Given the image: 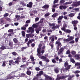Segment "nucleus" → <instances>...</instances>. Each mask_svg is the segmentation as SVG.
<instances>
[{"mask_svg": "<svg viewBox=\"0 0 80 80\" xmlns=\"http://www.w3.org/2000/svg\"><path fill=\"white\" fill-rule=\"evenodd\" d=\"M52 62L53 63H56V61L54 59H52Z\"/></svg>", "mask_w": 80, "mask_h": 80, "instance_id": "obj_56", "label": "nucleus"}, {"mask_svg": "<svg viewBox=\"0 0 80 80\" xmlns=\"http://www.w3.org/2000/svg\"><path fill=\"white\" fill-rule=\"evenodd\" d=\"M40 54H41V53H42V55L43 54V53L44 52H45V50L44 49H42L41 51V50H40Z\"/></svg>", "mask_w": 80, "mask_h": 80, "instance_id": "obj_45", "label": "nucleus"}, {"mask_svg": "<svg viewBox=\"0 0 80 80\" xmlns=\"http://www.w3.org/2000/svg\"><path fill=\"white\" fill-rule=\"evenodd\" d=\"M71 53L72 55H75V54H76V52L74 51H72L71 52Z\"/></svg>", "mask_w": 80, "mask_h": 80, "instance_id": "obj_43", "label": "nucleus"}, {"mask_svg": "<svg viewBox=\"0 0 80 80\" xmlns=\"http://www.w3.org/2000/svg\"><path fill=\"white\" fill-rule=\"evenodd\" d=\"M15 78V75L13 76H8L6 78V80H10L12 79V80H13Z\"/></svg>", "mask_w": 80, "mask_h": 80, "instance_id": "obj_9", "label": "nucleus"}, {"mask_svg": "<svg viewBox=\"0 0 80 80\" xmlns=\"http://www.w3.org/2000/svg\"><path fill=\"white\" fill-rule=\"evenodd\" d=\"M35 70L36 71H39L40 70V68L38 67H36L35 68Z\"/></svg>", "mask_w": 80, "mask_h": 80, "instance_id": "obj_39", "label": "nucleus"}, {"mask_svg": "<svg viewBox=\"0 0 80 80\" xmlns=\"http://www.w3.org/2000/svg\"><path fill=\"white\" fill-rule=\"evenodd\" d=\"M63 16L62 15L59 16V18H58V20H62V19H63Z\"/></svg>", "mask_w": 80, "mask_h": 80, "instance_id": "obj_30", "label": "nucleus"}, {"mask_svg": "<svg viewBox=\"0 0 80 80\" xmlns=\"http://www.w3.org/2000/svg\"><path fill=\"white\" fill-rule=\"evenodd\" d=\"M45 77L46 80H48H48H54V78H52L50 76L49 77L47 75Z\"/></svg>", "mask_w": 80, "mask_h": 80, "instance_id": "obj_10", "label": "nucleus"}, {"mask_svg": "<svg viewBox=\"0 0 80 80\" xmlns=\"http://www.w3.org/2000/svg\"><path fill=\"white\" fill-rule=\"evenodd\" d=\"M37 56H38L39 58H40L41 59H42V60H45L47 59V57H46L45 56H42L43 55V54H39L37 53Z\"/></svg>", "mask_w": 80, "mask_h": 80, "instance_id": "obj_3", "label": "nucleus"}, {"mask_svg": "<svg viewBox=\"0 0 80 80\" xmlns=\"http://www.w3.org/2000/svg\"><path fill=\"white\" fill-rule=\"evenodd\" d=\"M13 60H10L9 61V63H8L9 65H10V66H12V64L13 63Z\"/></svg>", "mask_w": 80, "mask_h": 80, "instance_id": "obj_24", "label": "nucleus"}, {"mask_svg": "<svg viewBox=\"0 0 80 80\" xmlns=\"http://www.w3.org/2000/svg\"><path fill=\"white\" fill-rule=\"evenodd\" d=\"M49 7V5L46 4L44 6L42 7L43 8H48Z\"/></svg>", "mask_w": 80, "mask_h": 80, "instance_id": "obj_25", "label": "nucleus"}, {"mask_svg": "<svg viewBox=\"0 0 80 80\" xmlns=\"http://www.w3.org/2000/svg\"><path fill=\"white\" fill-rule=\"evenodd\" d=\"M9 45L10 47V48L11 49L13 48V42H12V41H9Z\"/></svg>", "mask_w": 80, "mask_h": 80, "instance_id": "obj_6", "label": "nucleus"}, {"mask_svg": "<svg viewBox=\"0 0 80 80\" xmlns=\"http://www.w3.org/2000/svg\"><path fill=\"white\" fill-rule=\"evenodd\" d=\"M0 48L2 50H5V49H6V47L5 46H2Z\"/></svg>", "mask_w": 80, "mask_h": 80, "instance_id": "obj_28", "label": "nucleus"}, {"mask_svg": "<svg viewBox=\"0 0 80 80\" xmlns=\"http://www.w3.org/2000/svg\"><path fill=\"white\" fill-rule=\"evenodd\" d=\"M43 74V72L42 71H39V73L37 74L36 75L37 77H40L41 75Z\"/></svg>", "mask_w": 80, "mask_h": 80, "instance_id": "obj_12", "label": "nucleus"}, {"mask_svg": "<svg viewBox=\"0 0 80 80\" xmlns=\"http://www.w3.org/2000/svg\"><path fill=\"white\" fill-rule=\"evenodd\" d=\"M74 73H80V71L78 70H76L75 72H74Z\"/></svg>", "mask_w": 80, "mask_h": 80, "instance_id": "obj_52", "label": "nucleus"}, {"mask_svg": "<svg viewBox=\"0 0 80 80\" xmlns=\"http://www.w3.org/2000/svg\"><path fill=\"white\" fill-rule=\"evenodd\" d=\"M75 15V13H71L69 14L68 16H69V17H73Z\"/></svg>", "mask_w": 80, "mask_h": 80, "instance_id": "obj_22", "label": "nucleus"}, {"mask_svg": "<svg viewBox=\"0 0 80 80\" xmlns=\"http://www.w3.org/2000/svg\"><path fill=\"white\" fill-rule=\"evenodd\" d=\"M26 66L25 65V64H23L22 65H21L20 66V67H21V68H25Z\"/></svg>", "mask_w": 80, "mask_h": 80, "instance_id": "obj_54", "label": "nucleus"}, {"mask_svg": "<svg viewBox=\"0 0 80 80\" xmlns=\"http://www.w3.org/2000/svg\"><path fill=\"white\" fill-rule=\"evenodd\" d=\"M72 1L70 2H66L64 4V5H70L71 3H72Z\"/></svg>", "mask_w": 80, "mask_h": 80, "instance_id": "obj_33", "label": "nucleus"}, {"mask_svg": "<svg viewBox=\"0 0 80 80\" xmlns=\"http://www.w3.org/2000/svg\"><path fill=\"white\" fill-rule=\"evenodd\" d=\"M71 62H72V63H75V61L74 60V59L73 58H71Z\"/></svg>", "mask_w": 80, "mask_h": 80, "instance_id": "obj_41", "label": "nucleus"}, {"mask_svg": "<svg viewBox=\"0 0 80 80\" xmlns=\"http://www.w3.org/2000/svg\"><path fill=\"white\" fill-rule=\"evenodd\" d=\"M12 54L14 56H16V55H18V54L17 53L15 52H12Z\"/></svg>", "mask_w": 80, "mask_h": 80, "instance_id": "obj_36", "label": "nucleus"}, {"mask_svg": "<svg viewBox=\"0 0 80 80\" xmlns=\"http://www.w3.org/2000/svg\"><path fill=\"white\" fill-rule=\"evenodd\" d=\"M8 32H13V29H10L8 31Z\"/></svg>", "mask_w": 80, "mask_h": 80, "instance_id": "obj_60", "label": "nucleus"}, {"mask_svg": "<svg viewBox=\"0 0 80 80\" xmlns=\"http://www.w3.org/2000/svg\"><path fill=\"white\" fill-rule=\"evenodd\" d=\"M27 70V71L26 72V74L27 75H31V71L29 70L28 69Z\"/></svg>", "mask_w": 80, "mask_h": 80, "instance_id": "obj_21", "label": "nucleus"}, {"mask_svg": "<svg viewBox=\"0 0 80 80\" xmlns=\"http://www.w3.org/2000/svg\"><path fill=\"white\" fill-rule=\"evenodd\" d=\"M41 29L40 28H36L35 29V31L37 33H38L40 31H41Z\"/></svg>", "mask_w": 80, "mask_h": 80, "instance_id": "obj_17", "label": "nucleus"}, {"mask_svg": "<svg viewBox=\"0 0 80 80\" xmlns=\"http://www.w3.org/2000/svg\"><path fill=\"white\" fill-rule=\"evenodd\" d=\"M80 5V2L79 1L78 2H74L73 4L72 5V7H77L78 5Z\"/></svg>", "mask_w": 80, "mask_h": 80, "instance_id": "obj_5", "label": "nucleus"}, {"mask_svg": "<svg viewBox=\"0 0 80 80\" xmlns=\"http://www.w3.org/2000/svg\"><path fill=\"white\" fill-rule=\"evenodd\" d=\"M43 18H42L40 20L39 22L40 23H43Z\"/></svg>", "mask_w": 80, "mask_h": 80, "instance_id": "obj_59", "label": "nucleus"}, {"mask_svg": "<svg viewBox=\"0 0 80 80\" xmlns=\"http://www.w3.org/2000/svg\"><path fill=\"white\" fill-rule=\"evenodd\" d=\"M54 71L56 73H57L59 72V69L58 67L54 69Z\"/></svg>", "mask_w": 80, "mask_h": 80, "instance_id": "obj_16", "label": "nucleus"}, {"mask_svg": "<svg viewBox=\"0 0 80 80\" xmlns=\"http://www.w3.org/2000/svg\"><path fill=\"white\" fill-rule=\"evenodd\" d=\"M74 43H75V41H74V40H72L69 42V43L70 44Z\"/></svg>", "mask_w": 80, "mask_h": 80, "instance_id": "obj_61", "label": "nucleus"}, {"mask_svg": "<svg viewBox=\"0 0 80 80\" xmlns=\"http://www.w3.org/2000/svg\"><path fill=\"white\" fill-rule=\"evenodd\" d=\"M70 66L69 65H68L67 67L66 68V69L67 70H69V69H70Z\"/></svg>", "mask_w": 80, "mask_h": 80, "instance_id": "obj_48", "label": "nucleus"}, {"mask_svg": "<svg viewBox=\"0 0 80 80\" xmlns=\"http://www.w3.org/2000/svg\"><path fill=\"white\" fill-rule=\"evenodd\" d=\"M60 46H58L57 47V51H58V55H60L63 54V52L64 50V48H61L59 50V49L60 48Z\"/></svg>", "mask_w": 80, "mask_h": 80, "instance_id": "obj_1", "label": "nucleus"}, {"mask_svg": "<svg viewBox=\"0 0 80 80\" xmlns=\"http://www.w3.org/2000/svg\"><path fill=\"white\" fill-rule=\"evenodd\" d=\"M26 36L27 38H30V34H26Z\"/></svg>", "mask_w": 80, "mask_h": 80, "instance_id": "obj_50", "label": "nucleus"}, {"mask_svg": "<svg viewBox=\"0 0 80 80\" xmlns=\"http://www.w3.org/2000/svg\"><path fill=\"white\" fill-rule=\"evenodd\" d=\"M32 5H33V3L32 2H30L27 5V7L29 8H31L32 7Z\"/></svg>", "mask_w": 80, "mask_h": 80, "instance_id": "obj_15", "label": "nucleus"}, {"mask_svg": "<svg viewBox=\"0 0 80 80\" xmlns=\"http://www.w3.org/2000/svg\"><path fill=\"white\" fill-rule=\"evenodd\" d=\"M30 58L31 60H32V62H33L34 61V58L33 57V56H32V55L30 56Z\"/></svg>", "mask_w": 80, "mask_h": 80, "instance_id": "obj_34", "label": "nucleus"}, {"mask_svg": "<svg viewBox=\"0 0 80 80\" xmlns=\"http://www.w3.org/2000/svg\"><path fill=\"white\" fill-rule=\"evenodd\" d=\"M52 26H53L52 27V29H55V28L57 29L59 28V26L56 25L55 26V24L52 23Z\"/></svg>", "mask_w": 80, "mask_h": 80, "instance_id": "obj_8", "label": "nucleus"}, {"mask_svg": "<svg viewBox=\"0 0 80 80\" xmlns=\"http://www.w3.org/2000/svg\"><path fill=\"white\" fill-rule=\"evenodd\" d=\"M63 41L64 42H67L69 41V39L67 38V39H63Z\"/></svg>", "mask_w": 80, "mask_h": 80, "instance_id": "obj_44", "label": "nucleus"}, {"mask_svg": "<svg viewBox=\"0 0 80 80\" xmlns=\"http://www.w3.org/2000/svg\"><path fill=\"white\" fill-rule=\"evenodd\" d=\"M58 25L59 26H62V21L60 20H58Z\"/></svg>", "mask_w": 80, "mask_h": 80, "instance_id": "obj_23", "label": "nucleus"}, {"mask_svg": "<svg viewBox=\"0 0 80 80\" xmlns=\"http://www.w3.org/2000/svg\"><path fill=\"white\" fill-rule=\"evenodd\" d=\"M35 44L34 43H32L31 44V46L32 48H33V47H34L35 46Z\"/></svg>", "mask_w": 80, "mask_h": 80, "instance_id": "obj_62", "label": "nucleus"}, {"mask_svg": "<svg viewBox=\"0 0 80 80\" xmlns=\"http://www.w3.org/2000/svg\"><path fill=\"white\" fill-rule=\"evenodd\" d=\"M21 33L22 37H25V32L24 31H22Z\"/></svg>", "mask_w": 80, "mask_h": 80, "instance_id": "obj_35", "label": "nucleus"}, {"mask_svg": "<svg viewBox=\"0 0 80 80\" xmlns=\"http://www.w3.org/2000/svg\"><path fill=\"white\" fill-rule=\"evenodd\" d=\"M32 27L33 28H37V27H38V25H37L36 24H34L32 25Z\"/></svg>", "mask_w": 80, "mask_h": 80, "instance_id": "obj_31", "label": "nucleus"}, {"mask_svg": "<svg viewBox=\"0 0 80 80\" xmlns=\"http://www.w3.org/2000/svg\"><path fill=\"white\" fill-rule=\"evenodd\" d=\"M2 67H5L6 66V64H5V62L4 61L3 62L2 64Z\"/></svg>", "mask_w": 80, "mask_h": 80, "instance_id": "obj_55", "label": "nucleus"}, {"mask_svg": "<svg viewBox=\"0 0 80 80\" xmlns=\"http://www.w3.org/2000/svg\"><path fill=\"white\" fill-rule=\"evenodd\" d=\"M26 23H30V19H29L26 22Z\"/></svg>", "mask_w": 80, "mask_h": 80, "instance_id": "obj_53", "label": "nucleus"}, {"mask_svg": "<svg viewBox=\"0 0 80 80\" xmlns=\"http://www.w3.org/2000/svg\"><path fill=\"white\" fill-rule=\"evenodd\" d=\"M71 50L70 49H69L66 52L65 54L66 55H68V54H70Z\"/></svg>", "mask_w": 80, "mask_h": 80, "instance_id": "obj_29", "label": "nucleus"}, {"mask_svg": "<svg viewBox=\"0 0 80 80\" xmlns=\"http://www.w3.org/2000/svg\"><path fill=\"white\" fill-rule=\"evenodd\" d=\"M55 43L56 44H58V47H60V46H61V45H62V44L60 42H57V41H56Z\"/></svg>", "mask_w": 80, "mask_h": 80, "instance_id": "obj_27", "label": "nucleus"}, {"mask_svg": "<svg viewBox=\"0 0 80 80\" xmlns=\"http://www.w3.org/2000/svg\"><path fill=\"white\" fill-rule=\"evenodd\" d=\"M61 77V80H62L63 79H65V78H67V77L65 76H62L60 77Z\"/></svg>", "mask_w": 80, "mask_h": 80, "instance_id": "obj_46", "label": "nucleus"}, {"mask_svg": "<svg viewBox=\"0 0 80 80\" xmlns=\"http://www.w3.org/2000/svg\"><path fill=\"white\" fill-rule=\"evenodd\" d=\"M68 63L67 62H65L64 63V67H66V66H68Z\"/></svg>", "mask_w": 80, "mask_h": 80, "instance_id": "obj_64", "label": "nucleus"}, {"mask_svg": "<svg viewBox=\"0 0 80 80\" xmlns=\"http://www.w3.org/2000/svg\"><path fill=\"white\" fill-rule=\"evenodd\" d=\"M42 46V44L40 43L38 45V48L37 49V52L38 54H40V50H41V48Z\"/></svg>", "mask_w": 80, "mask_h": 80, "instance_id": "obj_4", "label": "nucleus"}, {"mask_svg": "<svg viewBox=\"0 0 80 80\" xmlns=\"http://www.w3.org/2000/svg\"><path fill=\"white\" fill-rule=\"evenodd\" d=\"M34 41V39H31L30 40H29L28 43H27V45L28 47H30V43H32V42H33Z\"/></svg>", "mask_w": 80, "mask_h": 80, "instance_id": "obj_7", "label": "nucleus"}, {"mask_svg": "<svg viewBox=\"0 0 80 80\" xmlns=\"http://www.w3.org/2000/svg\"><path fill=\"white\" fill-rule=\"evenodd\" d=\"M68 80H72V78L71 76H68Z\"/></svg>", "mask_w": 80, "mask_h": 80, "instance_id": "obj_47", "label": "nucleus"}, {"mask_svg": "<svg viewBox=\"0 0 80 80\" xmlns=\"http://www.w3.org/2000/svg\"><path fill=\"white\" fill-rule=\"evenodd\" d=\"M27 48V47H23L22 48H21V51L22 52H23V51H24V50H25V49H26V48Z\"/></svg>", "mask_w": 80, "mask_h": 80, "instance_id": "obj_37", "label": "nucleus"}, {"mask_svg": "<svg viewBox=\"0 0 80 80\" xmlns=\"http://www.w3.org/2000/svg\"><path fill=\"white\" fill-rule=\"evenodd\" d=\"M21 75H22V76H23V77H26V75H25V73H21Z\"/></svg>", "mask_w": 80, "mask_h": 80, "instance_id": "obj_58", "label": "nucleus"}, {"mask_svg": "<svg viewBox=\"0 0 80 80\" xmlns=\"http://www.w3.org/2000/svg\"><path fill=\"white\" fill-rule=\"evenodd\" d=\"M50 46H51V49H53V43L52 42H50L49 43Z\"/></svg>", "mask_w": 80, "mask_h": 80, "instance_id": "obj_32", "label": "nucleus"}, {"mask_svg": "<svg viewBox=\"0 0 80 80\" xmlns=\"http://www.w3.org/2000/svg\"><path fill=\"white\" fill-rule=\"evenodd\" d=\"M66 27H67V24H64L63 27L61 28V30L62 31L65 30L66 29Z\"/></svg>", "mask_w": 80, "mask_h": 80, "instance_id": "obj_14", "label": "nucleus"}, {"mask_svg": "<svg viewBox=\"0 0 80 80\" xmlns=\"http://www.w3.org/2000/svg\"><path fill=\"white\" fill-rule=\"evenodd\" d=\"M32 80H38V78L36 77L34 78Z\"/></svg>", "mask_w": 80, "mask_h": 80, "instance_id": "obj_63", "label": "nucleus"}, {"mask_svg": "<svg viewBox=\"0 0 80 80\" xmlns=\"http://www.w3.org/2000/svg\"><path fill=\"white\" fill-rule=\"evenodd\" d=\"M75 66H79L80 65V63L78 62H76L75 64Z\"/></svg>", "mask_w": 80, "mask_h": 80, "instance_id": "obj_40", "label": "nucleus"}, {"mask_svg": "<svg viewBox=\"0 0 80 80\" xmlns=\"http://www.w3.org/2000/svg\"><path fill=\"white\" fill-rule=\"evenodd\" d=\"M20 4L22 5L23 6H26V4L24 3V2H20Z\"/></svg>", "mask_w": 80, "mask_h": 80, "instance_id": "obj_49", "label": "nucleus"}, {"mask_svg": "<svg viewBox=\"0 0 80 80\" xmlns=\"http://www.w3.org/2000/svg\"><path fill=\"white\" fill-rule=\"evenodd\" d=\"M28 29L29 30V32H30L31 33L34 32V29L32 27H29L28 28Z\"/></svg>", "mask_w": 80, "mask_h": 80, "instance_id": "obj_13", "label": "nucleus"}, {"mask_svg": "<svg viewBox=\"0 0 80 80\" xmlns=\"http://www.w3.org/2000/svg\"><path fill=\"white\" fill-rule=\"evenodd\" d=\"M15 60H16L14 62V63L15 64H17L18 65L19 63L20 62V60H21V57H18L17 58H15L14 59Z\"/></svg>", "mask_w": 80, "mask_h": 80, "instance_id": "obj_2", "label": "nucleus"}, {"mask_svg": "<svg viewBox=\"0 0 80 80\" xmlns=\"http://www.w3.org/2000/svg\"><path fill=\"white\" fill-rule=\"evenodd\" d=\"M9 15V14H8V13H5L4 15H3V17H8V15Z\"/></svg>", "mask_w": 80, "mask_h": 80, "instance_id": "obj_57", "label": "nucleus"}, {"mask_svg": "<svg viewBox=\"0 0 80 80\" xmlns=\"http://www.w3.org/2000/svg\"><path fill=\"white\" fill-rule=\"evenodd\" d=\"M57 16H58V14L57 13H54L52 15V17L55 18V17H56Z\"/></svg>", "mask_w": 80, "mask_h": 80, "instance_id": "obj_26", "label": "nucleus"}, {"mask_svg": "<svg viewBox=\"0 0 80 80\" xmlns=\"http://www.w3.org/2000/svg\"><path fill=\"white\" fill-rule=\"evenodd\" d=\"M13 41L15 43H18V40L17 38H14L13 39Z\"/></svg>", "mask_w": 80, "mask_h": 80, "instance_id": "obj_20", "label": "nucleus"}, {"mask_svg": "<svg viewBox=\"0 0 80 80\" xmlns=\"http://www.w3.org/2000/svg\"><path fill=\"white\" fill-rule=\"evenodd\" d=\"M78 23V21L77 20H74L72 21L71 22V23L72 24H73V26L74 25H76L77 26V24Z\"/></svg>", "mask_w": 80, "mask_h": 80, "instance_id": "obj_11", "label": "nucleus"}, {"mask_svg": "<svg viewBox=\"0 0 80 80\" xmlns=\"http://www.w3.org/2000/svg\"><path fill=\"white\" fill-rule=\"evenodd\" d=\"M63 31H64L65 33H70L72 31L69 29H65L64 30H63Z\"/></svg>", "mask_w": 80, "mask_h": 80, "instance_id": "obj_18", "label": "nucleus"}, {"mask_svg": "<svg viewBox=\"0 0 80 80\" xmlns=\"http://www.w3.org/2000/svg\"><path fill=\"white\" fill-rule=\"evenodd\" d=\"M54 38H55V36H52L51 37V41L52 42H54Z\"/></svg>", "mask_w": 80, "mask_h": 80, "instance_id": "obj_51", "label": "nucleus"}, {"mask_svg": "<svg viewBox=\"0 0 80 80\" xmlns=\"http://www.w3.org/2000/svg\"><path fill=\"white\" fill-rule=\"evenodd\" d=\"M67 8V6H61L59 8L61 9V10H62V9H65V8Z\"/></svg>", "mask_w": 80, "mask_h": 80, "instance_id": "obj_19", "label": "nucleus"}, {"mask_svg": "<svg viewBox=\"0 0 80 80\" xmlns=\"http://www.w3.org/2000/svg\"><path fill=\"white\" fill-rule=\"evenodd\" d=\"M73 26L74 27V30H75L76 31H77V28L76 25H74V26Z\"/></svg>", "mask_w": 80, "mask_h": 80, "instance_id": "obj_38", "label": "nucleus"}, {"mask_svg": "<svg viewBox=\"0 0 80 80\" xmlns=\"http://www.w3.org/2000/svg\"><path fill=\"white\" fill-rule=\"evenodd\" d=\"M73 37L72 36H71L70 37L69 39V41H71V40H73Z\"/></svg>", "mask_w": 80, "mask_h": 80, "instance_id": "obj_42", "label": "nucleus"}]
</instances>
